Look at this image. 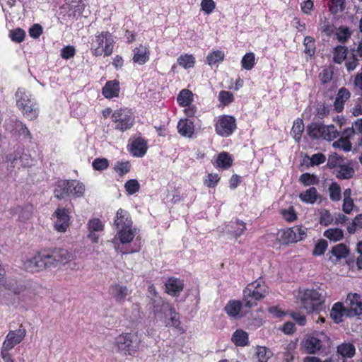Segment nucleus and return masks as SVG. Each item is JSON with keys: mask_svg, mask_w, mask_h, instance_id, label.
Returning a JSON list of instances; mask_svg holds the SVG:
<instances>
[{"mask_svg": "<svg viewBox=\"0 0 362 362\" xmlns=\"http://www.w3.org/2000/svg\"><path fill=\"white\" fill-rule=\"evenodd\" d=\"M132 221L129 214L122 209L117 210L114 221L117 230V236L122 244L131 243L136 235V229L132 227Z\"/></svg>", "mask_w": 362, "mask_h": 362, "instance_id": "1", "label": "nucleus"}, {"mask_svg": "<svg viewBox=\"0 0 362 362\" xmlns=\"http://www.w3.org/2000/svg\"><path fill=\"white\" fill-rule=\"evenodd\" d=\"M268 293V287L260 279L248 284L243 291L245 306L248 308L256 306L257 302L264 298Z\"/></svg>", "mask_w": 362, "mask_h": 362, "instance_id": "2", "label": "nucleus"}, {"mask_svg": "<svg viewBox=\"0 0 362 362\" xmlns=\"http://www.w3.org/2000/svg\"><path fill=\"white\" fill-rule=\"evenodd\" d=\"M148 309L154 315L156 320H163L167 325H169L165 319L166 314L171 315V324L177 325L176 311L175 308L162 298H156L152 301H148L147 304Z\"/></svg>", "mask_w": 362, "mask_h": 362, "instance_id": "3", "label": "nucleus"}, {"mask_svg": "<svg viewBox=\"0 0 362 362\" xmlns=\"http://www.w3.org/2000/svg\"><path fill=\"white\" fill-rule=\"evenodd\" d=\"M302 308L308 313H318L322 309L325 302V297L322 293L315 289H306L300 294Z\"/></svg>", "mask_w": 362, "mask_h": 362, "instance_id": "4", "label": "nucleus"}, {"mask_svg": "<svg viewBox=\"0 0 362 362\" xmlns=\"http://www.w3.org/2000/svg\"><path fill=\"white\" fill-rule=\"evenodd\" d=\"M84 191L85 187L83 184L78 181L61 180L57 182L54 194L56 198L62 199L69 195L81 197Z\"/></svg>", "mask_w": 362, "mask_h": 362, "instance_id": "5", "label": "nucleus"}, {"mask_svg": "<svg viewBox=\"0 0 362 362\" xmlns=\"http://www.w3.org/2000/svg\"><path fill=\"white\" fill-rule=\"evenodd\" d=\"M308 134L312 139L322 138L327 141H332L339 136L336 127L331 125H325L317 122H312L307 127Z\"/></svg>", "mask_w": 362, "mask_h": 362, "instance_id": "6", "label": "nucleus"}, {"mask_svg": "<svg viewBox=\"0 0 362 362\" xmlns=\"http://www.w3.org/2000/svg\"><path fill=\"white\" fill-rule=\"evenodd\" d=\"M140 339L135 333L119 335L115 339V346L119 351L127 355H134L139 349Z\"/></svg>", "mask_w": 362, "mask_h": 362, "instance_id": "7", "label": "nucleus"}, {"mask_svg": "<svg viewBox=\"0 0 362 362\" xmlns=\"http://www.w3.org/2000/svg\"><path fill=\"white\" fill-rule=\"evenodd\" d=\"M92 53L98 57L104 54L110 56L113 52L114 40L112 35L108 32H102L95 36L93 42Z\"/></svg>", "mask_w": 362, "mask_h": 362, "instance_id": "8", "label": "nucleus"}, {"mask_svg": "<svg viewBox=\"0 0 362 362\" xmlns=\"http://www.w3.org/2000/svg\"><path fill=\"white\" fill-rule=\"evenodd\" d=\"M50 270L70 263L74 257L72 252L64 248L47 251Z\"/></svg>", "mask_w": 362, "mask_h": 362, "instance_id": "9", "label": "nucleus"}, {"mask_svg": "<svg viewBox=\"0 0 362 362\" xmlns=\"http://www.w3.org/2000/svg\"><path fill=\"white\" fill-rule=\"evenodd\" d=\"M23 268L27 272H39L50 270L47 251L37 252L23 263Z\"/></svg>", "mask_w": 362, "mask_h": 362, "instance_id": "10", "label": "nucleus"}, {"mask_svg": "<svg viewBox=\"0 0 362 362\" xmlns=\"http://www.w3.org/2000/svg\"><path fill=\"white\" fill-rule=\"evenodd\" d=\"M112 117V122L116 124L115 129L121 132L131 129L134 123V117L132 112L127 108L115 110Z\"/></svg>", "mask_w": 362, "mask_h": 362, "instance_id": "11", "label": "nucleus"}, {"mask_svg": "<svg viewBox=\"0 0 362 362\" xmlns=\"http://www.w3.org/2000/svg\"><path fill=\"white\" fill-rule=\"evenodd\" d=\"M346 317H356L362 315V296L358 293H349L344 301Z\"/></svg>", "mask_w": 362, "mask_h": 362, "instance_id": "12", "label": "nucleus"}, {"mask_svg": "<svg viewBox=\"0 0 362 362\" xmlns=\"http://www.w3.org/2000/svg\"><path fill=\"white\" fill-rule=\"evenodd\" d=\"M235 119L232 116L224 115L221 117L216 124V131L222 136H230L235 129Z\"/></svg>", "mask_w": 362, "mask_h": 362, "instance_id": "13", "label": "nucleus"}, {"mask_svg": "<svg viewBox=\"0 0 362 362\" xmlns=\"http://www.w3.org/2000/svg\"><path fill=\"white\" fill-rule=\"evenodd\" d=\"M306 235L307 228L296 226L284 230L281 238L285 243H293L303 240Z\"/></svg>", "mask_w": 362, "mask_h": 362, "instance_id": "14", "label": "nucleus"}, {"mask_svg": "<svg viewBox=\"0 0 362 362\" xmlns=\"http://www.w3.org/2000/svg\"><path fill=\"white\" fill-rule=\"evenodd\" d=\"M25 329L21 328V327L17 330L10 332L7 334L6 339L4 341L2 347L4 348V350L11 349L15 345L22 341L25 336Z\"/></svg>", "mask_w": 362, "mask_h": 362, "instance_id": "15", "label": "nucleus"}, {"mask_svg": "<svg viewBox=\"0 0 362 362\" xmlns=\"http://www.w3.org/2000/svg\"><path fill=\"white\" fill-rule=\"evenodd\" d=\"M55 214L57 217V221L54 224L55 229L59 232H65L69 226V221L67 210L58 208L55 211Z\"/></svg>", "mask_w": 362, "mask_h": 362, "instance_id": "16", "label": "nucleus"}, {"mask_svg": "<svg viewBox=\"0 0 362 362\" xmlns=\"http://www.w3.org/2000/svg\"><path fill=\"white\" fill-rule=\"evenodd\" d=\"M119 83L117 80L107 81L102 88L103 95L107 99H111L119 96Z\"/></svg>", "mask_w": 362, "mask_h": 362, "instance_id": "17", "label": "nucleus"}, {"mask_svg": "<svg viewBox=\"0 0 362 362\" xmlns=\"http://www.w3.org/2000/svg\"><path fill=\"white\" fill-rule=\"evenodd\" d=\"M110 292L112 296L119 303L124 302L126 297L129 295V292L127 286H121L118 284H115L110 287Z\"/></svg>", "mask_w": 362, "mask_h": 362, "instance_id": "18", "label": "nucleus"}, {"mask_svg": "<svg viewBox=\"0 0 362 362\" xmlns=\"http://www.w3.org/2000/svg\"><path fill=\"white\" fill-rule=\"evenodd\" d=\"M351 96L350 91L346 88H341L337 95L334 103V110L337 112H341L344 110V103L347 101Z\"/></svg>", "mask_w": 362, "mask_h": 362, "instance_id": "19", "label": "nucleus"}, {"mask_svg": "<svg viewBox=\"0 0 362 362\" xmlns=\"http://www.w3.org/2000/svg\"><path fill=\"white\" fill-rule=\"evenodd\" d=\"M183 283L176 278H170L165 283L166 292L168 294L176 296L183 290Z\"/></svg>", "mask_w": 362, "mask_h": 362, "instance_id": "20", "label": "nucleus"}, {"mask_svg": "<svg viewBox=\"0 0 362 362\" xmlns=\"http://www.w3.org/2000/svg\"><path fill=\"white\" fill-rule=\"evenodd\" d=\"M9 289L12 291L14 294L19 296V298L22 300L30 299L34 295L33 291L30 288H27L22 284H13Z\"/></svg>", "mask_w": 362, "mask_h": 362, "instance_id": "21", "label": "nucleus"}, {"mask_svg": "<svg viewBox=\"0 0 362 362\" xmlns=\"http://www.w3.org/2000/svg\"><path fill=\"white\" fill-rule=\"evenodd\" d=\"M177 129L182 136L190 138L194 134V122L188 119H180L177 124Z\"/></svg>", "mask_w": 362, "mask_h": 362, "instance_id": "22", "label": "nucleus"}, {"mask_svg": "<svg viewBox=\"0 0 362 362\" xmlns=\"http://www.w3.org/2000/svg\"><path fill=\"white\" fill-rule=\"evenodd\" d=\"M346 317L345 312V306L344 302H338L333 305L331 311L330 317L336 323L341 322L343 320V317Z\"/></svg>", "mask_w": 362, "mask_h": 362, "instance_id": "23", "label": "nucleus"}, {"mask_svg": "<svg viewBox=\"0 0 362 362\" xmlns=\"http://www.w3.org/2000/svg\"><path fill=\"white\" fill-rule=\"evenodd\" d=\"M14 212L18 216L21 221H26L29 220L33 212V206L32 204H25L23 206H18L14 209Z\"/></svg>", "mask_w": 362, "mask_h": 362, "instance_id": "24", "label": "nucleus"}, {"mask_svg": "<svg viewBox=\"0 0 362 362\" xmlns=\"http://www.w3.org/2000/svg\"><path fill=\"white\" fill-rule=\"evenodd\" d=\"M147 150V144L144 139L137 138L132 144V153L134 156L141 157Z\"/></svg>", "mask_w": 362, "mask_h": 362, "instance_id": "25", "label": "nucleus"}, {"mask_svg": "<svg viewBox=\"0 0 362 362\" xmlns=\"http://www.w3.org/2000/svg\"><path fill=\"white\" fill-rule=\"evenodd\" d=\"M149 59V51L146 47L140 46L135 48L133 61L139 64H144Z\"/></svg>", "mask_w": 362, "mask_h": 362, "instance_id": "26", "label": "nucleus"}, {"mask_svg": "<svg viewBox=\"0 0 362 362\" xmlns=\"http://www.w3.org/2000/svg\"><path fill=\"white\" fill-rule=\"evenodd\" d=\"M242 308V303L239 300H230L224 308L225 311L230 317H240V312Z\"/></svg>", "mask_w": 362, "mask_h": 362, "instance_id": "27", "label": "nucleus"}, {"mask_svg": "<svg viewBox=\"0 0 362 362\" xmlns=\"http://www.w3.org/2000/svg\"><path fill=\"white\" fill-rule=\"evenodd\" d=\"M246 230L245 223L241 221L236 220L228 225V231L234 237L240 236Z\"/></svg>", "mask_w": 362, "mask_h": 362, "instance_id": "28", "label": "nucleus"}, {"mask_svg": "<svg viewBox=\"0 0 362 362\" xmlns=\"http://www.w3.org/2000/svg\"><path fill=\"white\" fill-rule=\"evenodd\" d=\"M321 340L315 337H309L304 343L305 349L310 354H315L322 348Z\"/></svg>", "mask_w": 362, "mask_h": 362, "instance_id": "29", "label": "nucleus"}, {"mask_svg": "<svg viewBox=\"0 0 362 362\" xmlns=\"http://www.w3.org/2000/svg\"><path fill=\"white\" fill-rule=\"evenodd\" d=\"M231 341L236 346H245L248 344V334L242 329H237L233 334Z\"/></svg>", "mask_w": 362, "mask_h": 362, "instance_id": "30", "label": "nucleus"}, {"mask_svg": "<svg viewBox=\"0 0 362 362\" xmlns=\"http://www.w3.org/2000/svg\"><path fill=\"white\" fill-rule=\"evenodd\" d=\"M318 197V194L315 187H312L306 191L299 194V198L303 202L307 204H314Z\"/></svg>", "mask_w": 362, "mask_h": 362, "instance_id": "31", "label": "nucleus"}, {"mask_svg": "<svg viewBox=\"0 0 362 362\" xmlns=\"http://www.w3.org/2000/svg\"><path fill=\"white\" fill-rule=\"evenodd\" d=\"M337 353L343 358H352L356 354V349L351 343H343L337 346Z\"/></svg>", "mask_w": 362, "mask_h": 362, "instance_id": "32", "label": "nucleus"}, {"mask_svg": "<svg viewBox=\"0 0 362 362\" xmlns=\"http://www.w3.org/2000/svg\"><path fill=\"white\" fill-rule=\"evenodd\" d=\"M354 170L346 165H339L335 170L336 177L339 179H350L354 176Z\"/></svg>", "mask_w": 362, "mask_h": 362, "instance_id": "33", "label": "nucleus"}, {"mask_svg": "<svg viewBox=\"0 0 362 362\" xmlns=\"http://www.w3.org/2000/svg\"><path fill=\"white\" fill-rule=\"evenodd\" d=\"M304 130V124L301 119H297L294 121L291 134L296 141L299 142L301 139L302 133Z\"/></svg>", "mask_w": 362, "mask_h": 362, "instance_id": "34", "label": "nucleus"}, {"mask_svg": "<svg viewBox=\"0 0 362 362\" xmlns=\"http://www.w3.org/2000/svg\"><path fill=\"white\" fill-rule=\"evenodd\" d=\"M177 100L180 106H189L193 100V94L189 90L183 89L177 95Z\"/></svg>", "mask_w": 362, "mask_h": 362, "instance_id": "35", "label": "nucleus"}, {"mask_svg": "<svg viewBox=\"0 0 362 362\" xmlns=\"http://www.w3.org/2000/svg\"><path fill=\"white\" fill-rule=\"evenodd\" d=\"M233 160L227 152H222L218 154L216 159V165L219 168L227 169L232 165Z\"/></svg>", "mask_w": 362, "mask_h": 362, "instance_id": "36", "label": "nucleus"}, {"mask_svg": "<svg viewBox=\"0 0 362 362\" xmlns=\"http://www.w3.org/2000/svg\"><path fill=\"white\" fill-rule=\"evenodd\" d=\"M177 63L180 66H182L185 69H190L194 66L195 58L192 54H181L177 58Z\"/></svg>", "mask_w": 362, "mask_h": 362, "instance_id": "37", "label": "nucleus"}, {"mask_svg": "<svg viewBox=\"0 0 362 362\" xmlns=\"http://www.w3.org/2000/svg\"><path fill=\"white\" fill-rule=\"evenodd\" d=\"M348 49L346 47L338 45L334 49L333 61L337 64H341L346 59Z\"/></svg>", "mask_w": 362, "mask_h": 362, "instance_id": "38", "label": "nucleus"}, {"mask_svg": "<svg viewBox=\"0 0 362 362\" xmlns=\"http://www.w3.org/2000/svg\"><path fill=\"white\" fill-rule=\"evenodd\" d=\"M324 236L333 242L341 240L344 237V231L339 228H329L324 232Z\"/></svg>", "mask_w": 362, "mask_h": 362, "instance_id": "39", "label": "nucleus"}, {"mask_svg": "<svg viewBox=\"0 0 362 362\" xmlns=\"http://www.w3.org/2000/svg\"><path fill=\"white\" fill-rule=\"evenodd\" d=\"M11 131L18 133L19 135H24L25 137L31 140L32 136L27 127L20 121H15Z\"/></svg>", "mask_w": 362, "mask_h": 362, "instance_id": "40", "label": "nucleus"}, {"mask_svg": "<svg viewBox=\"0 0 362 362\" xmlns=\"http://www.w3.org/2000/svg\"><path fill=\"white\" fill-rule=\"evenodd\" d=\"M225 54L221 50H214L206 57L207 64L212 66L214 64L223 61Z\"/></svg>", "mask_w": 362, "mask_h": 362, "instance_id": "41", "label": "nucleus"}, {"mask_svg": "<svg viewBox=\"0 0 362 362\" xmlns=\"http://www.w3.org/2000/svg\"><path fill=\"white\" fill-rule=\"evenodd\" d=\"M16 105L18 107H24L25 105L30 103V96L23 88H18L16 93Z\"/></svg>", "mask_w": 362, "mask_h": 362, "instance_id": "42", "label": "nucleus"}, {"mask_svg": "<svg viewBox=\"0 0 362 362\" xmlns=\"http://www.w3.org/2000/svg\"><path fill=\"white\" fill-rule=\"evenodd\" d=\"M330 252L336 257V260H339L346 257L349 254V250L344 244L341 243L334 246Z\"/></svg>", "mask_w": 362, "mask_h": 362, "instance_id": "43", "label": "nucleus"}, {"mask_svg": "<svg viewBox=\"0 0 362 362\" xmlns=\"http://www.w3.org/2000/svg\"><path fill=\"white\" fill-rule=\"evenodd\" d=\"M241 64L243 69L246 70H251L255 64V55L253 52L246 53L242 60Z\"/></svg>", "mask_w": 362, "mask_h": 362, "instance_id": "44", "label": "nucleus"}, {"mask_svg": "<svg viewBox=\"0 0 362 362\" xmlns=\"http://www.w3.org/2000/svg\"><path fill=\"white\" fill-rule=\"evenodd\" d=\"M19 109L21 110L22 112L26 117L31 120L36 119L38 115L37 109L35 108L33 104L30 105H29V104H26L24 107H19Z\"/></svg>", "mask_w": 362, "mask_h": 362, "instance_id": "45", "label": "nucleus"}, {"mask_svg": "<svg viewBox=\"0 0 362 362\" xmlns=\"http://www.w3.org/2000/svg\"><path fill=\"white\" fill-rule=\"evenodd\" d=\"M329 192L331 200L337 202L341 199V187L337 182L330 185Z\"/></svg>", "mask_w": 362, "mask_h": 362, "instance_id": "46", "label": "nucleus"}, {"mask_svg": "<svg viewBox=\"0 0 362 362\" xmlns=\"http://www.w3.org/2000/svg\"><path fill=\"white\" fill-rule=\"evenodd\" d=\"M299 181L305 186L315 185L319 182V179L315 175L303 173L300 175Z\"/></svg>", "mask_w": 362, "mask_h": 362, "instance_id": "47", "label": "nucleus"}, {"mask_svg": "<svg viewBox=\"0 0 362 362\" xmlns=\"http://www.w3.org/2000/svg\"><path fill=\"white\" fill-rule=\"evenodd\" d=\"M335 35L339 42L344 43L351 36V33L348 28L340 27L335 33Z\"/></svg>", "mask_w": 362, "mask_h": 362, "instance_id": "48", "label": "nucleus"}, {"mask_svg": "<svg viewBox=\"0 0 362 362\" xmlns=\"http://www.w3.org/2000/svg\"><path fill=\"white\" fill-rule=\"evenodd\" d=\"M256 354L259 362H267L271 356V351L265 346H257Z\"/></svg>", "mask_w": 362, "mask_h": 362, "instance_id": "49", "label": "nucleus"}, {"mask_svg": "<svg viewBox=\"0 0 362 362\" xmlns=\"http://www.w3.org/2000/svg\"><path fill=\"white\" fill-rule=\"evenodd\" d=\"M343 159L338 154L334 153L329 156L327 165L329 168H337L341 165Z\"/></svg>", "mask_w": 362, "mask_h": 362, "instance_id": "50", "label": "nucleus"}, {"mask_svg": "<svg viewBox=\"0 0 362 362\" xmlns=\"http://www.w3.org/2000/svg\"><path fill=\"white\" fill-rule=\"evenodd\" d=\"M124 187L128 194L132 195L139 191L140 185L136 180L132 179L125 183Z\"/></svg>", "mask_w": 362, "mask_h": 362, "instance_id": "51", "label": "nucleus"}, {"mask_svg": "<svg viewBox=\"0 0 362 362\" xmlns=\"http://www.w3.org/2000/svg\"><path fill=\"white\" fill-rule=\"evenodd\" d=\"M359 64V59L357 55L352 52L351 57H349L346 62L345 66L348 71H354Z\"/></svg>", "mask_w": 362, "mask_h": 362, "instance_id": "52", "label": "nucleus"}, {"mask_svg": "<svg viewBox=\"0 0 362 362\" xmlns=\"http://www.w3.org/2000/svg\"><path fill=\"white\" fill-rule=\"evenodd\" d=\"M320 223L321 225L327 226L334 221V218L328 210L322 209L320 211Z\"/></svg>", "mask_w": 362, "mask_h": 362, "instance_id": "53", "label": "nucleus"}, {"mask_svg": "<svg viewBox=\"0 0 362 362\" xmlns=\"http://www.w3.org/2000/svg\"><path fill=\"white\" fill-rule=\"evenodd\" d=\"M201 8L207 15L213 12L216 8V4L214 0H202Z\"/></svg>", "mask_w": 362, "mask_h": 362, "instance_id": "54", "label": "nucleus"}, {"mask_svg": "<svg viewBox=\"0 0 362 362\" xmlns=\"http://www.w3.org/2000/svg\"><path fill=\"white\" fill-rule=\"evenodd\" d=\"M305 52L310 56L315 54V47L314 40L310 36H307L304 39Z\"/></svg>", "mask_w": 362, "mask_h": 362, "instance_id": "55", "label": "nucleus"}, {"mask_svg": "<svg viewBox=\"0 0 362 362\" xmlns=\"http://www.w3.org/2000/svg\"><path fill=\"white\" fill-rule=\"evenodd\" d=\"M333 146L339 148L345 151H349L351 149V144L346 138L341 137L339 140L333 143Z\"/></svg>", "mask_w": 362, "mask_h": 362, "instance_id": "56", "label": "nucleus"}, {"mask_svg": "<svg viewBox=\"0 0 362 362\" xmlns=\"http://www.w3.org/2000/svg\"><path fill=\"white\" fill-rule=\"evenodd\" d=\"M328 244L327 240L324 239L320 240L315 245V248L313 251L314 255H322L325 253L327 248Z\"/></svg>", "mask_w": 362, "mask_h": 362, "instance_id": "57", "label": "nucleus"}, {"mask_svg": "<svg viewBox=\"0 0 362 362\" xmlns=\"http://www.w3.org/2000/svg\"><path fill=\"white\" fill-rule=\"evenodd\" d=\"M115 170L120 175L127 173L130 170L129 162H117L114 168Z\"/></svg>", "mask_w": 362, "mask_h": 362, "instance_id": "58", "label": "nucleus"}, {"mask_svg": "<svg viewBox=\"0 0 362 362\" xmlns=\"http://www.w3.org/2000/svg\"><path fill=\"white\" fill-rule=\"evenodd\" d=\"M89 232H97L103 230V225L98 218H93L89 221L88 223Z\"/></svg>", "mask_w": 362, "mask_h": 362, "instance_id": "59", "label": "nucleus"}, {"mask_svg": "<svg viewBox=\"0 0 362 362\" xmlns=\"http://www.w3.org/2000/svg\"><path fill=\"white\" fill-rule=\"evenodd\" d=\"M25 36V31L21 28L10 31V37L16 42H21L24 40Z\"/></svg>", "mask_w": 362, "mask_h": 362, "instance_id": "60", "label": "nucleus"}, {"mask_svg": "<svg viewBox=\"0 0 362 362\" xmlns=\"http://www.w3.org/2000/svg\"><path fill=\"white\" fill-rule=\"evenodd\" d=\"M306 158L310 160L312 166L318 165L326 160L325 156L322 153L313 154L311 157L306 156Z\"/></svg>", "mask_w": 362, "mask_h": 362, "instance_id": "61", "label": "nucleus"}, {"mask_svg": "<svg viewBox=\"0 0 362 362\" xmlns=\"http://www.w3.org/2000/svg\"><path fill=\"white\" fill-rule=\"evenodd\" d=\"M92 165L96 170H103L109 165V161L106 158H96L93 160Z\"/></svg>", "mask_w": 362, "mask_h": 362, "instance_id": "62", "label": "nucleus"}, {"mask_svg": "<svg viewBox=\"0 0 362 362\" xmlns=\"http://www.w3.org/2000/svg\"><path fill=\"white\" fill-rule=\"evenodd\" d=\"M330 11L332 13H337L339 11H343L345 8L344 0H331Z\"/></svg>", "mask_w": 362, "mask_h": 362, "instance_id": "63", "label": "nucleus"}, {"mask_svg": "<svg viewBox=\"0 0 362 362\" xmlns=\"http://www.w3.org/2000/svg\"><path fill=\"white\" fill-rule=\"evenodd\" d=\"M333 70L331 68L325 69L320 74L319 77L320 81L325 84L329 82L333 77Z\"/></svg>", "mask_w": 362, "mask_h": 362, "instance_id": "64", "label": "nucleus"}]
</instances>
